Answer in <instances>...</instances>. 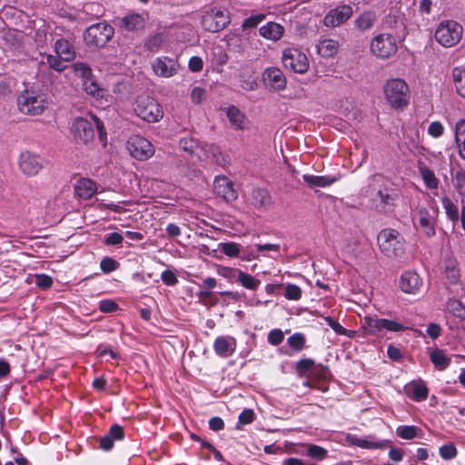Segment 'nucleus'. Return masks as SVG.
Instances as JSON below:
<instances>
[{"instance_id": "17", "label": "nucleus", "mask_w": 465, "mask_h": 465, "mask_svg": "<svg viewBox=\"0 0 465 465\" xmlns=\"http://www.w3.org/2000/svg\"><path fill=\"white\" fill-rule=\"evenodd\" d=\"M73 130L75 135L84 143L93 141L94 138L93 123L83 117H77L74 120Z\"/></svg>"}, {"instance_id": "6", "label": "nucleus", "mask_w": 465, "mask_h": 465, "mask_svg": "<svg viewBox=\"0 0 465 465\" xmlns=\"http://www.w3.org/2000/svg\"><path fill=\"white\" fill-rule=\"evenodd\" d=\"M461 35V25L452 20L441 22L435 32V39L445 47H451L458 44Z\"/></svg>"}, {"instance_id": "29", "label": "nucleus", "mask_w": 465, "mask_h": 465, "mask_svg": "<svg viewBox=\"0 0 465 465\" xmlns=\"http://www.w3.org/2000/svg\"><path fill=\"white\" fill-rule=\"evenodd\" d=\"M227 117L230 123L237 129H244L247 125L245 114L235 106H230L227 110Z\"/></svg>"}, {"instance_id": "38", "label": "nucleus", "mask_w": 465, "mask_h": 465, "mask_svg": "<svg viewBox=\"0 0 465 465\" xmlns=\"http://www.w3.org/2000/svg\"><path fill=\"white\" fill-rule=\"evenodd\" d=\"M396 435L403 440H412L419 436L421 430L414 425H401L396 428Z\"/></svg>"}, {"instance_id": "62", "label": "nucleus", "mask_w": 465, "mask_h": 465, "mask_svg": "<svg viewBox=\"0 0 465 465\" xmlns=\"http://www.w3.org/2000/svg\"><path fill=\"white\" fill-rule=\"evenodd\" d=\"M161 279L168 286H173L178 282L176 275L168 270L162 272Z\"/></svg>"}, {"instance_id": "28", "label": "nucleus", "mask_w": 465, "mask_h": 465, "mask_svg": "<svg viewBox=\"0 0 465 465\" xmlns=\"http://www.w3.org/2000/svg\"><path fill=\"white\" fill-rule=\"evenodd\" d=\"M455 143L459 155L465 160V119L459 120L455 124Z\"/></svg>"}, {"instance_id": "12", "label": "nucleus", "mask_w": 465, "mask_h": 465, "mask_svg": "<svg viewBox=\"0 0 465 465\" xmlns=\"http://www.w3.org/2000/svg\"><path fill=\"white\" fill-rule=\"evenodd\" d=\"M352 13L351 6L348 5L337 6L324 16L323 24L328 27H337L348 21L351 17Z\"/></svg>"}, {"instance_id": "60", "label": "nucleus", "mask_w": 465, "mask_h": 465, "mask_svg": "<svg viewBox=\"0 0 465 465\" xmlns=\"http://www.w3.org/2000/svg\"><path fill=\"white\" fill-rule=\"evenodd\" d=\"M35 283L36 286L42 288V289H47L51 287L53 283V280L50 276L45 274H40L35 276Z\"/></svg>"}, {"instance_id": "26", "label": "nucleus", "mask_w": 465, "mask_h": 465, "mask_svg": "<svg viewBox=\"0 0 465 465\" xmlns=\"http://www.w3.org/2000/svg\"><path fill=\"white\" fill-rule=\"evenodd\" d=\"M317 53L324 57H333L340 47L339 42L334 39H322L317 45Z\"/></svg>"}, {"instance_id": "22", "label": "nucleus", "mask_w": 465, "mask_h": 465, "mask_svg": "<svg viewBox=\"0 0 465 465\" xmlns=\"http://www.w3.org/2000/svg\"><path fill=\"white\" fill-rule=\"evenodd\" d=\"M377 22V15L373 11H365L354 20L355 28L360 32L371 30Z\"/></svg>"}, {"instance_id": "13", "label": "nucleus", "mask_w": 465, "mask_h": 465, "mask_svg": "<svg viewBox=\"0 0 465 465\" xmlns=\"http://www.w3.org/2000/svg\"><path fill=\"white\" fill-rule=\"evenodd\" d=\"M152 67L157 76L169 78L177 73L179 64L170 57L162 56L153 62Z\"/></svg>"}, {"instance_id": "4", "label": "nucleus", "mask_w": 465, "mask_h": 465, "mask_svg": "<svg viewBox=\"0 0 465 465\" xmlns=\"http://www.w3.org/2000/svg\"><path fill=\"white\" fill-rule=\"evenodd\" d=\"M134 112L137 116L148 123H157L163 116V112L160 104L155 99L148 95L137 97Z\"/></svg>"}, {"instance_id": "1", "label": "nucleus", "mask_w": 465, "mask_h": 465, "mask_svg": "<svg viewBox=\"0 0 465 465\" xmlns=\"http://www.w3.org/2000/svg\"><path fill=\"white\" fill-rule=\"evenodd\" d=\"M386 102L395 110H403L410 102L408 84L400 78L390 79L383 86Z\"/></svg>"}, {"instance_id": "41", "label": "nucleus", "mask_w": 465, "mask_h": 465, "mask_svg": "<svg viewBox=\"0 0 465 465\" xmlns=\"http://www.w3.org/2000/svg\"><path fill=\"white\" fill-rule=\"evenodd\" d=\"M446 309L449 312L459 318L465 317V307L456 299H450L446 303Z\"/></svg>"}, {"instance_id": "23", "label": "nucleus", "mask_w": 465, "mask_h": 465, "mask_svg": "<svg viewBox=\"0 0 465 465\" xmlns=\"http://www.w3.org/2000/svg\"><path fill=\"white\" fill-rule=\"evenodd\" d=\"M260 35L269 40L278 41L284 34V28L280 24L269 22L259 29Z\"/></svg>"}, {"instance_id": "51", "label": "nucleus", "mask_w": 465, "mask_h": 465, "mask_svg": "<svg viewBox=\"0 0 465 465\" xmlns=\"http://www.w3.org/2000/svg\"><path fill=\"white\" fill-rule=\"evenodd\" d=\"M429 391L424 384H415L412 389V398L416 401H423L427 399Z\"/></svg>"}, {"instance_id": "10", "label": "nucleus", "mask_w": 465, "mask_h": 465, "mask_svg": "<svg viewBox=\"0 0 465 465\" xmlns=\"http://www.w3.org/2000/svg\"><path fill=\"white\" fill-rule=\"evenodd\" d=\"M282 64L294 73L303 74L309 68V61L305 54L295 47H288L283 50Z\"/></svg>"}, {"instance_id": "45", "label": "nucleus", "mask_w": 465, "mask_h": 465, "mask_svg": "<svg viewBox=\"0 0 465 465\" xmlns=\"http://www.w3.org/2000/svg\"><path fill=\"white\" fill-rule=\"evenodd\" d=\"M240 244L229 242L220 244V250L229 257H237L240 254Z\"/></svg>"}, {"instance_id": "63", "label": "nucleus", "mask_w": 465, "mask_h": 465, "mask_svg": "<svg viewBox=\"0 0 465 465\" xmlns=\"http://www.w3.org/2000/svg\"><path fill=\"white\" fill-rule=\"evenodd\" d=\"M99 309L103 312H113L116 311L117 304L112 300H103L99 303Z\"/></svg>"}, {"instance_id": "8", "label": "nucleus", "mask_w": 465, "mask_h": 465, "mask_svg": "<svg viewBox=\"0 0 465 465\" xmlns=\"http://www.w3.org/2000/svg\"><path fill=\"white\" fill-rule=\"evenodd\" d=\"M114 28L106 23H98L89 26L84 34L86 45L104 46L114 36Z\"/></svg>"}, {"instance_id": "32", "label": "nucleus", "mask_w": 465, "mask_h": 465, "mask_svg": "<svg viewBox=\"0 0 465 465\" xmlns=\"http://www.w3.org/2000/svg\"><path fill=\"white\" fill-rule=\"evenodd\" d=\"M452 79L457 93L465 98V64L452 70Z\"/></svg>"}, {"instance_id": "46", "label": "nucleus", "mask_w": 465, "mask_h": 465, "mask_svg": "<svg viewBox=\"0 0 465 465\" xmlns=\"http://www.w3.org/2000/svg\"><path fill=\"white\" fill-rule=\"evenodd\" d=\"M439 453L443 460H451L457 456L458 450L453 444L450 443L441 446L439 450Z\"/></svg>"}, {"instance_id": "44", "label": "nucleus", "mask_w": 465, "mask_h": 465, "mask_svg": "<svg viewBox=\"0 0 465 465\" xmlns=\"http://www.w3.org/2000/svg\"><path fill=\"white\" fill-rule=\"evenodd\" d=\"M307 454L314 460H322L327 457L328 451L321 446L309 444L307 446Z\"/></svg>"}, {"instance_id": "43", "label": "nucleus", "mask_w": 465, "mask_h": 465, "mask_svg": "<svg viewBox=\"0 0 465 465\" xmlns=\"http://www.w3.org/2000/svg\"><path fill=\"white\" fill-rule=\"evenodd\" d=\"M377 198L379 199L381 207L384 211L391 210L396 200V194H391L386 192L380 190L377 193Z\"/></svg>"}, {"instance_id": "42", "label": "nucleus", "mask_w": 465, "mask_h": 465, "mask_svg": "<svg viewBox=\"0 0 465 465\" xmlns=\"http://www.w3.org/2000/svg\"><path fill=\"white\" fill-rule=\"evenodd\" d=\"M305 341L304 334L300 332H296L287 339V344L296 351H300L305 347Z\"/></svg>"}, {"instance_id": "39", "label": "nucleus", "mask_w": 465, "mask_h": 465, "mask_svg": "<svg viewBox=\"0 0 465 465\" xmlns=\"http://www.w3.org/2000/svg\"><path fill=\"white\" fill-rule=\"evenodd\" d=\"M441 201L448 218L452 222H457L459 220L458 206L448 196H444Z\"/></svg>"}, {"instance_id": "56", "label": "nucleus", "mask_w": 465, "mask_h": 465, "mask_svg": "<svg viewBox=\"0 0 465 465\" xmlns=\"http://www.w3.org/2000/svg\"><path fill=\"white\" fill-rule=\"evenodd\" d=\"M163 43V37L160 35H155L150 37L145 43V46L149 51L155 52L159 49Z\"/></svg>"}, {"instance_id": "9", "label": "nucleus", "mask_w": 465, "mask_h": 465, "mask_svg": "<svg viewBox=\"0 0 465 465\" xmlns=\"http://www.w3.org/2000/svg\"><path fill=\"white\" fill-rule=\"evenodd\" d=\"M230 24L229 13L220 8H211L202 17L203 27L211 33L223 30Z\"/></svg>"}, {"instance_id": "52", "label": "nucleus", "mask_w": 465, "mask_h": 465, "mask_svg": "<svg viewBox=\"0 0 465 465\" xmlns=\"http://www.w3.org/2000/svg\"><path fill=\"white\" fill-rule=\"evenodd\" d=\"M285 297L289 300L297 301L302 296V290L299 286L295 284H288L285 287Z\"/></svg>"}, {"instance_id": "34", "label": "nucleus", "mask_w": 465, "mask_h": 465, "mask_svg": "<svg viewBox=\"0 0 465 465\" xmlns=\"http://www.w3.org/2000/svg\"><path fill=\"white\" fill-rule=\"evenodd\" d=\"M303 180L310 187H326L332 184L336 179L329 176H319L312 174H304Z\"/></svg>"}, {"instance_id": "40", "label": "nucleus", "mask_w": 465, "mask_h": 465, "mask_svg": "<svg viewBox=\"0 0 465 465\" xmlns=\"http://www.w3.org/2000/svg\"><path fill=\"white\" fill-rule=\"evenodd\" d=\"M364 327L369 333L376 334L383 330V319L365 317Z\"/></svg>"}, {"instance_id": "30", "label": "nucleus", "mask_w": 465, "mask_h": 465, "mask_svg": "<svg viewBox=\"0 0 465 465\" xmlns=\"http://www.w3.org/2000/svg\"><path fill=\"white\" fill-rule=\"evenodd\" d=\"M65 69L72 71L74 74V75L80 77L83 80V82L88 79L89 77L93 76V71L91 67L88 64L82 62L74 63L70 66H60V73L64 71Z\"/></svg>"}, {"instance_id": "59", "label": "nucleus", "mask_w": 465, "mask_h": 465, "mask_svg": "<svg viewBox=\"0 0 465 465\" xmlns=\"http://www.w3.org/2000/svg\"><path fill=\"white\" fill-rule=\"evenodd\" d=\"M314 365V361L312 359L300 360L296 364V370L300 374H303L310 371Z\"/></svg>"}, {"instance_id": "48", "label": "nucleus", "mask_w": 465, "mask_h": 465, "mask_svg": "<svg viewBox=\"0 0 465 465\" xmlns=\"http://www.w3.org/2000/svg\"><path fill=\"white\" fill-rule=\"evenodd\" d=\"M92 122L95 124L96 130L99 134L100 141L105 144L107 140V134L104 123L94 114H90Z\"/></svg>"}, {"instance_id": "2", "label": "nucleus", "mask_w": 465, "mask_h": 465, "mask_svg": "<svg viewBox=\"0 0 465 465\" xmlns=\"http://www.w3.org/2000/svg\"><path fill=\"white\" fill-rule=\"evenodd\" d=\"M19 112L27 115H39L47 107V101L44 94L35 90H25L16 98Z\"/></svg>"}, {"instance_id": "16", "label": "nucleus", "mask_w": 465, "mask_h": 465, "mask_svg": "<svg viewBox=\"0 0 465 465\" xmlns=\"http://www.w3.org/2000/svg\"><path fill=\"white\" fill-rule=\"evenodd\" d=\"M262 78L264 83L275 91H281L286 87V78L277 67L267 68L262 74Z\"/></svg>"}, {"instance_id": "49", "label": "nucleus", "mask_w": 465, "mask_h": 465, "mask_svg": "<svg viewBox=\"0 0 465 465\" xmlns=\"http://www.w3.org/2000/svg\"><path fill=\"white\" fill-rule=\"evenodd\" d=\"M445 273L450 282L456 283L459 280L460 273L459 270L456 268L455 262L450 261L445 268Z\"/></svg>"}, {"instance_id": "31", "label": "nucleus", "mask_w": 465, "mask_h": 465, "mask_svg": "<svg viewBox=\"0 0 465 465\" xmlns=\"http://www.w3.org/2000/svg\"><path fill=\"white\" fill-rule=\"evenodd\" d=\"M74 37L60 39V60L71 61L75 58V50L74 46Z\"/></svg>"}, {"instance_id": "50", "label": "nucleus", "mask_w": 465, "mask_h": 465, "mask_svg": "<svg viewBox=\"0 0 465 465\" xmlns=\"http://www.w3.org/2000/svg\"><path fill=\"white\" fill-rule=\"evenodd\" d=\"M265 18V15L263 14H257L254 15H252L242 22V27L243 29H249L256 27L261 22H262Z\"/></svg>"}, {"instance_id": "11", "label": "nucleus", "mask_w": 465, "mask_h": 465, "mask_svg": "<svg viewBox=\"0 0 465 465\" xmlns=\"http://www.w3.org/2000/svg\"><path fill=\"white\" fill-rule=\"evenodd\" d=\"M127 147L131 155L139 161L147 160L154 153V147L151 142L140 135L131 137Z\"/></svg>"}, {"instance_id": "18", "label": "nucleus", "mask_w": 465, "mask_h": 465, "mask_svg": "<svg viewBox=\"0 0 465 465\" xmlns=\"http://www.w3.org/2000/svg\"><path fill=\"white\" fill-rule=\"evenodd\" d=\"M417 219L420 229L427 237L435 234V220L425 207L417 208Z\"/></svg>"}, {"instance_id": "25", "label": "nucleus", "mask_w": 465, "mask_h": 465, "mask_svg": "<svg viewBox=\"0 0 465 465\" xmlns=\"http://www.w3.org/2000/svg\"><path fill=\"white\" fill-rule=\"evenodd\" d=\"M372 438L373 437L370 436L369 438L362 439L353 436L350 440L352 445L367 450L384 449L388 444H390V441L387 440L375 441Z\"/></svg>"}, {"instance_id": "58", "label": "nucleus", "mask_w": 465, "mask_h": 465, "mask_svg": "<svg viewBox=\"0 0 465 465\" xmlns=\"http://www.w3.org/2000/svg\"><path fill=\"white\" fill-rule=\"evenodd\" d=\"M444 127L441 123L435 121L432 122L428 128V133L430 136L438 138L442 135Z\"/></svg>"}, {"instance_id": "64", "label": "nucleus", "mask_w": 465, "mask_h": 465, "mask_svg": "<svg viewBox=\"0 0 465 465\" xmlns=\"http://www.w3.org/2000/svg\"><path fill=\"white\" fill-rule=\"evenodd\" d=\"M205 97V91L201 87H195L192 91L191 98L193 104H198L203 102Z\"/></svg>"}, {"instance_id": "35", "label": "nucleus", "mask_w": 465, "mask_h": 465, "mask_svg": "<svg viewBox=\"0 0 465 465\" xmlns=\"http://www.w3.org/2000/svg\"><path fill=\"white\" fill-rule=\"evenodd\" d=\"M83 86H84V91L88 94H90L97 99L103 98L104 96L105 90L103 89L102 87H100L98 83L94 79V76H91L88 79H86L85 81H84Z\"/></svg>"}, {"instance_id": "5", "label": "nucleus", "mask_w": 465, "mask_h": 465, "mask_svg": "<svg viewBox=\"0 0 465 465\" xmlns=\"http://www.w3.org/2000/svg\"><path fill=\"white\" fill-rule=\"evenodd\" d=\"M370 51L380 59H388L398 51L396 38L391 34H379L371 40Z\"/></svg>"}, {"instance_id": "3", "label": "nucleus", "mask_w": 465, "mask_h": 465, "mask_svg": "<svg viewBox=\"0 0 465 465\" xmlns=\"http://www.w3.org/2000/svg\"><path fill=\"white\" fill-rule=\"evenodd\" d=\"M377 241L380 250L388 257H398L403 253L404 238L394 229L387 228L381 231Z\"/></svg>"}, {"instance_id": "14", "label": "nucleus", "mask_w": 465, "mask_h": 465, "mask_svg": "<svg viewBox=\"0 0 465 465\" xmlns=\"http://www.w3.org/2000/svg\"><path fill=\"white\" fill-rule=\"evenodd\" d=\"M19 168L26 175H35L42 168V161L36 154L29 151L23 152L19 158Z\"/></svg>"}, {"instance_id": "53", "label": "nucleus", "mask_w": 465, "mask_h": 465, "mask_svg": "<svg viewBox=\"0 0 465 465\" xmlns=\"http://www.w3.org/2000/svg\"><path fill=\"white\" fill-rule=\"evenodd\" d=\"M455 188L459 194H465V171L460 170L455 173Z\"/></svg>"}, {"instance_id": "7", "label": "nucleus", "mask_w": 465, "mask_h": 465, "mask_svg": "<svg viewBox=\"0 0 465 465\" xmlns=\"http://www.w3.org/2000/svg\"><path fill=\"white\" fill-rule=\"evenodd\" d=\"M81 12L74 7L63 6L60 8V30L68 37H74L83 25Z\"/></svg>"}, {"instance_id": "15", "label": "nucleus", "mask_w": 465, "mask_h": 465, "mask_svg": "<svg viewBox=\"0 0 465 465\" xmlns=\"http://www.w3.org/2000/svg\"><path fill=\"white\" fill-rule=\"evenodd\" d=\"M213 188L215 193L226 202H233L237 199L238 194L232 183L225 176H217L213 182Z\"/></svg>"}, {"instance_id": "57", "label": "nucleus", "mask_w": 465, "mask_h": 465, "mask_svg": "<svg viewBox=\"0 0 465 465\" xmlns=\"http://www.w3.org/2000/svg\"><path fill=\"white\" fill-rule=\"evenodd\" d=\"M383 329H386L390 331L398 332V331L407 330L408 327H405L403 324H401L400 322L391 321L388 319H383Z\"/></svg>"}, {"instance_id": "19", "label": "nucleus", "mask_w": 465, "mask_h": 465, "mask_svg": "<svg viewBox=\"0 0 465 465\" xmlns=\"http://www.w3.org/2000/svg\"><path fill=\"white\" fill-rule=\"evenodd\" d=\"M422 286V280L415 272H406L401 277V289L410 294H415Z\"/></svg>"}, {"instance_id": "47", "label": "nucleus", "mask_w": 465, "mask_h": 465, "mask_svg": "<svg viewBox=\"0 0 465 465\" xmlns=\"http://www.w3.org/2000/svg\"><path fill=\"white\" fill-rule=\"evenodd\" d=\"M119 266V262L111 257H104L100 262V268L104 273L115 271Z\"/></svg>"}, {"instance_id": "33", "label": "nucleus", "mask_w": 465, "mask_h": 465, "mask_svg": "<svg viewBox=\"0 0 465 465\" xmlns=\"http://www.w3.org/2000/svg\"><path fill=\"white\" fill-rule=\"evenodd\" d=\"M419 172L426 186L430 190L437 191L440 181L434 174L433 171L425 165H420Z\"/></svg>"}, {"instance_id": "24", "label": "nucleus", "mask_w": 465, "mask_h": 465, "mask_svg": "<svg viewBox=\"0 0 465 465\" xmlns=\"http://www.w3.org/2000/svg\"><path fill=\"white\" fill-rule=\"evenodd\" d=\"M251 203L257 209H267L272 204V199L268 191L255 188L252 192Z\"/></svg>"}, {"instance_id": "21", "label": "nucleus", "mask_w": 465, "mask_h": 465, "mask_svg": "<svg viewBox=\"0 0 465 465\" xmlns=\"http://www.w3.org/2000/svg\"><path fill=\"white\" fill-rule=\"evenodd\" d=\"M75 194L82 199H90L97 191L95 183L87 178L80 179L74 186Z\"/></svg>"}, {"instance_id": "55", "label": "nucleus", "mask_w": 465, "mask_h": 465, "mask_svg": "<svg viewBox=\"0 0 465 465\" xmlns=\"http://www.w3.org/2000/svg\"><path fill=\"white\" fill-rule=\"evenodd\" d=\"M284 338L283 332L280 329H274L268 334V341L272 345H279L282 342Z\"/></svg>"}, {"instance_id": "54", "label": "nucleus", "mask_w": 465, "mask_h": 465, "mask_svg": "<svg viewBox=\"0 0 465 465\" xmlns=\"http://www.w3.org/2000/svg\"><path fill=\"white\" fill-rule=\"evenodd\" d=\"M124 237L119 232H112L105 235L104 242L108 246H117L122 244Z\"/></svg>"}, {"instance_id": "20", "label": "nucleus", "mask_w": 465, "mask_h": 465, "mask_svg": "<svg viewBox=\"0 0 465 465\" xmlns=\"http://www.w3.org/2000/svg\"><path fill=\"white\" fill-rule=\"evenodd\" d=\"M235 348L236 341L232 337L219 336L213 342L215 353L222 358H227L232 355L235 351Z\"/></svg>"}, {"instance_id": "36", "label": "nucleus", "mask_w": 465, "mask_h": 465, "mask_svg": "<svg viewBox=\"0 0 465 465\" xmlns=\"http://www.w3.org/2000/svg\"><path fill=\"white\" fill-rule=\"evenodd\" d=\"M430 358L439 371L445 370L450 363V360L439 349L432 351L430 354Z\"/></svg>"}, {"instance_id": "27", "label": "nucleus", "mask_w": 465, "mask_h": 465, "mask_svg": "<svg viewBox=\"0 0 465 465\" xmlns=\"http://www.w3.org/2000/svg\"><path fill=\"white\" fill-rule=\"evenodd\" d=\"M144 18L139 14H131L122 18L121 27L128 32L143 28Z\"/></svg>"}, {"instance_id": "61", "label": "nucleus", "mask_w": 465, "mask_h": 465, "mask_svg": "<svg viewBox=\"0 0 465 465\" xmlns=\"http://www.w3.org/2000/svg\"><path fill=\"white\" fill-rule=\"evenodd\" d=\"M254 419V412L251 409L243 410L239 415V423L245 425L252 422Z\"/></svg>"}, {"instance_id": "37", "label": "nucleus", "mask_w": 465, "mask_h": 465, "mask_svg": "<svg viewBox=\"0 0 465 465\" xmlns=\"http://www.w3.org/2000/svg\"><path fill=\"white\" fill-rule=\"evenodd\" d=\"M236 281L248 290H256L261 283L260 280L242 271L237 272Z\"/></svg>"}]
</instances>
